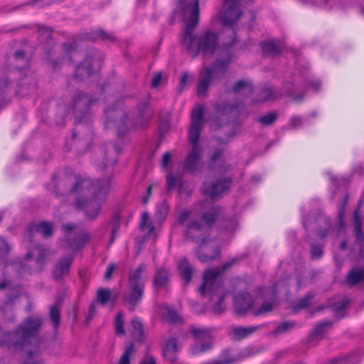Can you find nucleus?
Masks as SVG:
<instances>
[{
    "label": "nucleus",
    "instance_id": "obj_41",
    "mask_svg": "<svg viewBox=\"0 0 364 364\" xmlns=\"http://www.w3.org/2000/svg\"><path fill=\"white\" fill-rule=\"evenodd\" d=\"M140 228L142 231H146L150 234L154 231V227L153 224L149 220V214L144 212L141 216Z\"/></svg>",
    "mask_w": 364,
    "mask_h": 364
},
{
    "label": "nucleus",
    "instance_id": "obj_14",
    "mask_svg": "<svg viewBox=\"0 0 364 364\" xmlns=\"http://www.w3.org/2000/svg\"><path fill=\"white\" fill-rule=\"evenodd\" d=\"M241 0H224L225 10L220 16L224 26H232L239 19L242 13L239 9Z\"/></svg>",
    "mask_w": 364,
    "mask_h": 364
},
{
    "label": "nucleus",
    "instance_id": "obj_53",
    "mask_svg": "<svg viewBox=\"0 0 364 364\" xmlns=\"http://www.w3.org/2000/svg\"><path fill=\"white\" fill-rule=\"evenodd\" d=\"M272 310V304L270 302H264L263 303L259 309L254 311V316H257L268 312H270Z\"/></svg>",
    "mask_w": 364,
    "mask_h": 364
},
{
    "label": "nucleus",
    "instance_id": "obj_51",
    "mask_svg": "<svg viewBox=\"0 0 364 364\" xmlns=\"http://www.w3.org/2000/svg\"><path fill=\"white\" fill-rule=\"evenodd\" d=\"M77 44L75 41L66 42L63 43L62 48L65 55H69L76 50Z\"/></svg>",
    "mask_w": 364,
    "mask_h": 364
},
{
    "label": "nucleus",
    "instance_id": "obj_30",
    "mask_svg": "<svg viewBox=\"0 0 364 364\" xmlns=\"http://www.w3.org/2000/svg\"><path fill=\"white\" fill-rule=\"evenodd\" d=\"M90 240L87 233H82L76 236L73 240H68L69 247L73 250H77L82 247Z\"/></svg>",
    "mask_w": 364,
    "mask_h": 364
},
{
    "label": "nucleus",
    "instance_id": "obj_64",
    "mask_svg": "<svg viewBox=\"0 0 364 364\" xmlns=\"http://www.w3.org/2000/svg\"><path fill=\"white\" fill-rule=\"evenodd\" d=\"M190 213L188 210H183L181 212L179 217H178V222L181 224H183L186 220L189 218Z\"/></svg>",
    "mask_w": 364,
    "mask_h": 364
},
{
    "label": "nucleus",
    "instance_id": "obj_22",
    "mask_svg": "<svg viewBox=\"0 0 364 364\" xmlns=\"http://www.w3.org/2000/svg\"><path fill=\"white\" fill-rule=\"evenodd\" d=\"M178 269L181 279L185 284H188L192 279L193 267L186 258L181 259L178 263Z\"/></svg>",
    "mask_w": 364,
    "mask_h": 364
},
{
    "label": "nucleus",
    "instance_id": "obj_36",
    "mask_svg": "<svg viewBox=\"0 0 364 364\" xmlns=\"http://www.w3.org/2000/svg\"><path fill=\"white\" fill-rule=\"evenodd\" d=\"M354 228L356 238L358 241L363 243L364 242V234L362 232V227H361V218L359 214L358 210H356L354 213Z\"/></svg>",
    "mask_w": 364,
    "mask_h": 364
},
{
    "label": "nucleus",
    "instance_id": "obj_38",
    "mask_svg": "<svg viewBox=\"0 0 364 364\" xmlns=\"http://www.w3.org/2000/svg\"><path fill=\"white\" fill-rule=\"evenodd\" d=\"M112 298V291L109 289L100 288L97 291V299L102 306L106 305Z\"/></svg>",
    "mask_w": 364,
    "mask_h": 364
},
{
    "label": "nucleus",
    "instance_id": "obj_50",
    "mask_svg": "<svg viewBox=\"0 0 364 364\" xmlns=\"http://www.w3.org/2000/svg\"><path fill=\"white\" fill-rule=\"evenodd\" d=\"M310 252L312 259H318L322 257L323 254V250L322 246L319 245H312L311 246Z\"/></svg>",
    "mask_w": 364,
    "mask_h": 364
},
{
    "label": "nucleus",
    "instance_id": "obj_18",
    "mask_svg": "<svg viewBox=\"0 0 364 364\" xmlns=\"http://www.w3.org/2000/svg\"><path fill=\"white\" fill-rule=\"evenodd\" d=\"M197 8V17L199 18V0L194 2H188L186 0H177V8L181 13L184 24L191 22L192 20L193 11Z\"/></svg>",
    "mask_w": 364,
    "mask_h": 364
},
{
    "label": "nucleus",
    "instance_id": "obj_57",
    "mask_svg": "<svg viewBox=\"0 0 364 364\" xmlns=\"http://www.w3.org/2000/svg\"><path fill=\"white\" fill-rule=\"evenodd\" d=\"M164 357L169 362L173 363L176 360V352L164 348L163 351Z\"/></svg>",
    "mask_w": 364,
    "mask_h": 364
},
{
    "label": "nucleus",
    "instance_id": "obj_20",
    "mask_svg": "<svg viewBox=\"0 0 364 364\" xmlns=\"http://www.w3.org/2000/svg\"><path fill=\"white\" fill-rule=\"evenodd\" d=\"M96 61L91 56H87L85 60L77 65L75 68L74 77L79 81L89 77L92 73V64Z\"/></svg>",
    "mask_w": 364,
    "mask_h": 364
},
{
    "label": "nucleus",
    "instance_id": "obj_40",
    "mask_svg": "<svg viewBox=\"0 0 364 364\" xmlns=\"http://www.w3.org/2000/svg\"><path fill=\"white\" fill-rule=\"evenodd\" d=\"M278 118L277 112H271L257 118V122L263 126H270Z\"/></svg>",
    "mask_w": 364,
    "mask_h": 364
},
{
    "label": "nucleus",
    "instance_id": "obj_19",
    "mask_svg": "<svg viewBox=\"0 0 364 364\" xmlns=\"http://www.w3.org/2000/svg\"><path fill=\"white\" fill-rule=\"evenodd\" d=\"M170 275L168 268L164 267L159 268L153 277L152 284L154 289L159 291L166 289L170 281Z\"/></svg>",
    "mask_w": 364,
    "mask_h": 364
},
{
    "label": "nucleus",
    "instance_id": "obj_11",
    "mask_svg": "<svg viewBox=\"0 0 364 364\" xmlns=\"http://www.w3.org/2000/svg\"><path fill=\"white\" fill-rule=\"evenodd\" d=\"M120 153V149L117 144H109L98 149L96 164L101 171H104L107 166H113L117 161V156Z\"/></svg>",
    "mask_w": 364,
    "mask_h": 364
},
{
    "label": "nucleus",
    "instance_id": "obj_42",
    "mask_svg": "<svg viewBox=\"0 0 364 364\" xmlns=\"http://www.w3.org/2000/svg\"><path fill=\"white\" fill-rule=\"evenodd\" d=\"M223 154V149H220V148H216L214 150V151L210 159V161L208 164V168L209 169H215V166H216V164L218 162L220 161V159H221Z\"/></svg>",
    "mask_w": 364,
    "mask_h": 364
},
{
    "label": "nucleus",
    "instance_id": "obj_4",
    "mask_svg": "<svg viewBox=\"0 0 364 364\" xmlns=\"http://www.w3.org/2000/svg\"><path fill=\"white\" fill-rule=\"evenodd\" d=\"M192 16L191 21L184 24L185 31L181 40L182 46L193 58L199 54H202L205 58H211L219 48L218 34L213 30L208 29L194 35V30L199 21L196 6Z\"/></svg>",
    "mask_w": 364,
    "mask_h": 364
},
{
    "label": "nucleus",
    "instance_id": "obj_15",
    "mask_svg": "<svg viewBox=\"0 0 364 364\" xmlns=\"http://www.w3.org/2000/svg\"><path fill=\"white\" fill-rule=\"evenodd\" d=\"M105 126L108 127L109 124L113 122L118 129L119 132L127 125L128 120L125 111L115 105L107 107L105 111Z\"/></svg>",
    "mask_w": 364,
    "mask_h": 364
},
{
    "label": "nucleus",
    "instance_id": "obj_63",
    "mask_svg": "<svg viewBox=\"0 0 364 364\" xmlns=\"http://www.w3.org/2000/svg\"><path fill=\"white\" fill-rule=\"evenodd\" d=\"M234 363L233 358H227L223 360H214L203 364H231Z\"/></svg>",
    "mask_w": 364,
    "mask_h": 364
},
{
    "label": "nucleus",
    "instance_id": "obj_17",
    "mask_svg": "<svg viewBox=\"0 0 364 364\" xmlns=\"http://www.w3.org/2000/svg\"><path fill=\"white\" fill-rule=\"evenodd\" d=\"M234 301L235 311L240 315L247 312L254 304L252 297L247 292L235 294L234 296Z\"/></svg>",
    "mask_w": 364,
    "mask_h": 364
},
{
    "label": "nucleus",
    "instance_id": "obj_52",
    "mask_svg": "<svg viewBox=\"0 0 364 364\" xmlns=\"http://www.w3.org/2000/svg\"><path fill=\"white\" fill-rule=\"evenodd\" d=\"M238 107L237 105H231L228 102L222 103L220 105H216L215 109L220 112H230L236 109Z\"/></svg>",
    "mask_w": 364,
    "mask_h": 364
},
{
    "label": "nucleus",
    "instance_id": "obj_21",
    "mask_svg": "<svg viewBox=\"0 0 364 364\" xmlns=\"http://www.w3.org/2000/svg\"><path fill=\"white\" fill-rule=\"evenodd\" d=\"M259 99L253 100V103L265 102L270 100H275L282 96L280 92H276L272 86L265 85L260 88L258 92Z\"/></svg>",
    "mask_w": 364,
    "mask_h": 364
},
{
    "label": "nucleus",
    "instance_id": "obj_58",
    "mask_svg": "<svg viewBox=\"0 0 364 364\" xmlns=\"http://www.w3.org/2000/svg\"><path fill=\"white\" fill-rule=\"evenodd\" d=\"M358 356L355 353L346 355L343 358V364H358Z\"/></svg>",
    "mask_w": 364,
    "mask_h": 364
},
{
    "label": "nucleus",
    "instance_id": "obj_8",
    "mask_svg": "<svg viewBox=\"0 0 364 364\" xmlns=\"http://www.w3.org/2000/svg\"><path fill=\"white\" fill-rule=\"evenodd\" d=\"M231 62V55L229 52L224 58L217 59L213 67L205 68L200 73L197 86V95L200 97H205L212 80L218 73L223 75L228 65Z\"/></svg>",
    "mask_w": 364,
    "mask_h": 364
},
{
    "label": "nucleus",
    "instance_id": "obj_6",
    "mask_svg": "<svg viewBox=\"0 0 364 364\" xmlns=\"http://www.w3.org/2000/svg\"><path fill=\"white\" fill-rule=\"evenodd\" d=\"M203 108L198 106L193 109L191 119V127L188 132V141L191 144L192 148L186 158L184 168L188 172H193L197 168V165L200 158V146L198 144V139L203 127Z\"/></svg>",
    "mask_w": 364,
    "mask_h": 364
},
{
    "label": "nucleus",
    "instance_id": "obj_55",
    "mask_svg": "<svg viewBox=\"0 0 364 364\" xmlns=\"http://www.w3.org/2000/svg\"><path fill=\"white\" fill-rule=\"evenodd\" d=\"M164 348L177 353L178 350V346L176 338H169L168 339H167Z\"/></svg>",
    "mask_w": 364,
    "mask_h": 364
},
{
    "label": "nucleus",
    "instance_id": "obj_61",
    "mask_svg": "<svg viewBox=\"0 0 364 364\" xmlns=\"http://www.w3.org/2000/svg\"><path fill=\"white\" fill-rule=\"evenodd\" d=\"M289 85H290L289 83H288V85H286V87H287V92H286V95H288V96H291L292 97H294V99H296V100H301L304 97V95H300L299 97H296L294 96V93H295V87H294V85H291V87H289Z\"/></svg>",
    "mask_w": 364,
    "mask_h": 364
},
{
    "label": "nucleus",
    "instance_id": "obj_16",
    "mask_svg": "<svg viewBox=\"0 0 364 364\" xmlns=\"http://www.w3.org/2000/svg\"><path fill=\"white\" fill-rule=\"evenodd\" d=\"M73 262L72 255H67L56 261L52 270V275L55 281H63L69 275Z\"/></svg>",
    "mask_w": 364,
    "mask_h": 364
},
{
    "label": "nucleus",
    "instance_id": "obj_24",
    "mask_svg": "<svg viewBox=\"0 0 364 364\" xmlns=\"http://www.w3.org/2000/svg\"><path fill=\"white\" fill-rule=\"evenodd\" d=\"M332 322L330 321H323L318 323L311 330L309 336V341L310 342L314 341H320L323 338V335L331 328Z\"/></svg>",
    "mask_w": 364,
    "mask_h": 364
},
{
    "label": "nucleus",
    "instance_id": "obj_45",
    "mask_svg": "<svg viewBox=\"0 0 364 364\" xmlns=\"http://www.w3.org/2000/svg\"><path fill=\"white\" fill-rule=\"evenodd\" d=\"M134 351L133 343H129L121 355L118 364H130V356Z\"/></svg>",
    "mask_w": 364,
    "mask_h": 364
},
{
    "label": "nucleus",
    "instance_id": "obj_37",
    "mask_svg": "<svg viewBox=\"0 0 364 364\" xmlns=\"http://www.w3.org/2000/svg\"><path fill=\"white\" fill-rule=\"evenodd\" d=\"M295 321H286L281 323L273 331L274 336H279L289 332L296 326Z\"/></svg>",
    "mask_w": 364,
    "mask_h": 364
},
{
    "label": "nucleus",
    "instance_id": "obj_54",
    "mask_svg": "<svg viewBox=\"0 0 364 364\" xmlns=\"http://www.w3.org/2000/svg\"><path fill=\"white\" fill-rule=\"evenodd\" d=\"M11 247L4 238L0 237V257L9 254Z\"/></svg>",
    "mask_w": 364,
    "mask_h": 364
},
{
    "label": "nucleus",
    "instance_id": "obj_31",
    "mask_svg": "<svg viewBox=\"0 0 364 364\" xmlns=\"http://www.w3.org/2000/svg\"><path fill=\"white\" fill-rule=\"evenodd\" d=\"M315 297V294L313 292L306 293L302 298L294 301L292 304V309L295 311H299L309 306L311 301Z\"/></svg>",
    "mask_w": 364,
    "mask_h": 364
},
{
    "label": "nucleus",
    "instance_id": "obj_13",
    "mask_svg": "<svg viewBox=\"0 0 364 364\" xmlns=\"http://www.w3.org/2000/svg\"><path fill=\"white\" fill-rule=\"evenodd\" d=\"M231 184L232 179L230 178H224L211 183H204L203 184L202 191L204 194L214 200L228 191L231 187Z\"/></svg>",
    "mask_w": 364,
    "mask_h": 364
},
{
    "label": "nucleus",
    "instance_id": "obj_59",
    "mask_svg": "<svg viewBox=\"0 0 364 364\" xmlns=\"http://www.w3.org/2000/svg\"><path fill=\"white\" fill-rule=\"evenodd\" d=\"M302 124V119L298 116H294L289 121V125L291 128L296 129L301 127Z\"/></svg>",
    "mask_w": 364,
    "mask_h": 364
},
{
    "label": "nucleus",
    "instance_id": "obj_7",
    "mask_svg": "<svg viewBox=\"0 0 364 364\" xmlns=\"http://www.w3.org/2000/svg\"><path fill=\"white\" fill-rule=\"evenodd\" d=\"M146 269V264L141 263L133 272H131L128 278V291L123 296V302L127 309L133 311L141 302L144 291V282L142 275Z\"/></svg>",
    "mask_w": 364,
    "mask_h": 364
},
{
    "label": "nucleus",
    "instance_id": "obj_28",
    "mask_svg": "<svg viewBox=\"0 0 364 364\" xmlns=\"http://www.w3.org/2000/svg\"><path fill=\"white\" fill-rule=\"evenodd\" d=\"M260 47L266 55L276 56L282 52V48L273 41H266L260 43Z\"/></svg>",
    "mask_w": 364,
    "mask_h": 364
},
{
    "label": "nucleus",
    "instance_id": "obj_23",
    "mask_svg": "<svg viewBox=\"0 0 364 364\" xmlns=\"http://www.w3.org/2000/svg\"><path fill=\"white\" fill-rule=\"evenodd\" d=\"M14 68L17 70H28L30 68V58L23 50H16L13 55Z\"/></svg>",
    "mask_w": 364,
    "mask_h": 364
},
{
    "label": "nucleus",
    "instance_id": "obj_35",
    "mask_svg": "<svg viewBox=\"0 0 364 364\" xmlns=\"http://www.w3.org/2000/svg\"><path fill=\"white\" fill-rule=\"evenodd\" d=\"M49 316L53 328L57 329L60 323V311L58 304H55L50 307Z\"/></svg>",
    "mask_w": 364,
    "mask_h": 364
},
{
    "label": "nucleus",
    "instance_id": "obj_26",
    "mask_svg": "<svg viewBox=\"0 0 364 364\" xmlns=\"http://www.w3.org/2000/svg\"><path fill=\"white\" fill-rule=\"evenodd\" d=\"M82 39L90 41L102 39L105 42H114L116 38L112 33H107L106 31L100 29L94 31L92 33H85L82 37Z\"/></svg>",
    "mask_w": 364,
    "mask_h": 364
},
{
    "label": "nucleus",
    "instance_id": "obj_25",
    "mask_svg": "<svg viewBox=\"0 0 364 364\" xmlns=\"http://www.w3.org/2000/svg\"><path fill=\"white\" fill-rule=\"evenodd\" d=\"M262 325L255 326H235L232 327V333L235 340H242L258 330Z\"/></svg>",
    "mask_w": 364,
    "mask_h": 364
},
{
    "label": "nucleus",
    "instance_id": "obj_56",
    "mask_svg": "<svg viewBox=\"0 0 364 364\" xmlns=\"http://www.w3.org/2000/svg\"><path fill=\"white\" fill-rule=\"evenodd\" d=\"M38 31L42 37H45L46 38H51V29L50 28L46 26H41L39 27ZM50 40L51 41L49 43L51 45H54L55 43V41L52 39Z\"/></svg>",
    "mask_w": 364,
    "mask_h": 364
},
{
    "label": "nucleus",
    "instance_id": "obj_47",
    "mask_svg": "<svg viewBox=\"0 0 364 364\" xmlns=\"http://www.w3.org/2000/svg\"><path fill=\"white\" fill-rule=\"evenodd\" d=\"M169 210V206L166 202L163 201L157 204L156 215L158 219L164 220L166 218Z\"/></svg>",
    "mask_w": 364,
    "mask_h": 364
},
{
    "label": "nucleus",
    "instance_id": "obj_39",
    "mask_svg": "<svg viewBox=\"0 0 364 364\" xmlns=\"http://www.w3.org/2000/svg\"><path fill=\"white\" fill-rule=\"evenodd\" d=\"M114 329L115 333L118 336H123L125 333L124 331V320L122 311H119L114 318Z\"/></svg>",
    "mask_w": 364,
    "mask_h": 364
},
{
    "label": "nucleus",
    "instance_id": "obj_27",
    "mask_svg": "<svg viewBox=\"0 0 364 364\" xmlns=\"http://www.w3.org/2000/svg\"><path fill=\"white\" fill-rule=\"evenodd\" d=\"M131 333L136 341H144V325L138 317H134L132 320Z\"/></svg>",
    "mask_w": 364,
    "mask_h": 364
},
{
    "label": "nucleus",
    "instance_id": "obj_12",
    "mask_svg": "<svg viewBox=\"0 0 364 364\" xmlns=\"http://www.w3.org/2000/svg\"><path fill=\"white\" fill-rule=\"evenodd\" d=\"M95 101L82 92L77 91L73 96V109L76 117L75 125L81 124L86 114L88 113L90 105Z\"/></svg>",
    "mask_w": 364,
    "mask_h": 364
},
{
    "label": "nucleus",
    "instance_id": "obj_9",
    "mask_svg": "<svg viewBox=\"0 0 364 364\" xmlns=\"http://www.w3.org/2000/svg\"><path fill=\"white\" fill-rule=\"evenodd\" d=\"M338 221L336 224L322 215H319L315 219L316 223L321 226L316 230V234L320 240L330 238L333 240V244L336 242L341 230V208L338 210Z\"/></svg>",
    "mask_w": 364,
    "mask_h": 364
},
{
    "label": "nucleus",
    "instance_id": "obj_62",
    "mask_svg": "<svg viewBox=\"0 0 364 364\" xmlns=\"http://www.w3.org/2000/svg\"><path fill=\"white\" fill-rule=\"evenodd\" d=\"M115 269V264L114 263H110L108 264L106 272L104 274L105 279H109L113 274V272Z\"/></svg>",
    "mask_w": 364,
    "mask_h": 364
},
{
    "label": "nucleus",
    "instance_id": "obj_48",
    "mask_svg": "<svg viewBox=\"0 0 364 364\" xmlns=\"http://www.w3.org/2000/svg\"><path fill=\"white\" fill-rule=\"evenodd\" d=\"M242 88H247L250 93L252 92L253 90L252 85L251 82L240 80L237 81L236 84L233 86L232 91L235 93H237L240 92Z\"/></svg>",
    "mask_w": 364,
    "mask_h": 364
},
{
    "label": "nucleus",
    "instance_id": "obj_46",
    "mask_svg": "<svg viewBox=\"0 0 364 364\" xmlns=\"http://www.w3.org/2000/svg\"><path fill=\"white\" fill-rule=\"evenodd\" d=\"M166 187L171 191L176 188L178 184L181 183V177L169 173L166 175Z\"/></svg>",
    "mask_w": 364,
    "mask_h": 364
},
{
    "label": "nucleus",
    "instance_id": "obj_44",
    "mask_svg": "<svg viewBox=\"0 0 364 364\" xmlns=\"http://www.w3.org/2000/svg\"><path fill=\"white\" fill-rule=\"evenodd\" d=\"M109 225L112 228V234H111V239L110 242H113L115 235L117 234L119 228H120V218L119 215L116 214L114 215L111 221L109 222Z\"/></svg>",
    "mask_w": 364,
    "mask_h": 364
},
{
    "label": "nucleus",
    "instance_id": "obj_60",
    "mask_svg": "<svg viewBox=\"0 0 364 364\" xmlns=\"http://www.w3.org/2000/svg\"><path fill=\"white\" fill-rule=\"evenodd\" d=\"M171 154L170 152L167 151L163 154L161 159V167L165 168L171 162Z\"/></svg>",
    "mask_w": 364,
    "mask_h": 364
},
{
    "label": "nucleus",
    "instance_id": "obj_49",
    "mask_svg": "<svg viewBox=\"0 0 364 364\" xmlns=\"http://www.w3.org/2000/svg\"><path fill=\"white\" fill-rule=\"evenodd\" d=\"M164 318L167 321L171 323H176L182 321L177 313L171 309H167L164 314Z\"/></svg>",
    "mask_w": 364,
    "mask_h": 364
},
{
    "label": "nucleus",
    "instance_id": "obj_5",
    "mask_svg": "<svg viewBox=\"0 0 364 364\" xmlns=\"http://www.w3.org/2000/svg\"><path fill=\"white\" fill-rule=\"evenodd\" d=\"M238 261L237 257L231 259L223 264L222 269L219 267L208 269L203 274V283L198 289L202 296H209L210 301L213 303V310L219 314L223 310V302L228 295L222 282L220 275Z\"/></svg>",
    "mask_w": 364,
    "mask_h": 364
},
{
    "label": "nucleus",
    "instance_id": "obj_3",
    "mask_svg": "<svg viewBox=\"0 0 364 364\" xmlns=\"http://www.w3.org/2000/svg\"><path fill=\"white\" fill-rule=\"evenodd\" d=\"M111 188L109 178L92 181L88 178H79L71 188L78 196L75 207L84 209L88 219H95L100 214L102 204L106 201Z\"/></svg>",
    "mask_w": 364,
    "mask_h": 364
},
{
    "label": "nucleus",
    "instance_id": "obj_43",
    "mask_svg": "<svg viewBox=\"0 0 364 364\" xmlns=\"http://www.w3.org/2000/svg\"><path fill=\"white\" fill-rule=\"evenodd\" d=\"M223 154V149H220V148H216L214 150V151L210 159V161L208 164V168L209 169H215V166H216V164L218 162L220 161V159H221Z\"/></svg>",
    "mask_w": 364,
    "mask_h": 364
},
{
    "label": "nucleus",
    "instance_id": "obj_1",
    "mask_svg": "<svg viewBox=\"0 0 364 364\" xmlns=\"http://www.w3.org/2000/svg\"><path fill=\"white\" fill-rule=\"evenodd\" d=\"M41 325L40 317H29L23 321L14 333L4 332L0 328V346L25 350L26 356L22 364H43L41 358L40 339L37 336Z\"/></svg>",
    "mask_w": 364,
    "mask_h": 364
},
{
    "label": "nucleus",
    "instance_id": "obj_33",
    "mask_svg": "<svg viewBox=\"0 0 364 364\" xmlns=\"http://www.w3.org/2000/svg\"><path fill=\"white\" fill-rule=\"evenodd\" d=\"M237 226V222L235 218H223L219 223L220 230L225 232H233L236 229Z\"/></svg>",
    "mask_w": 364,
    "mask_h": 364
},
{
    "label": "nucleus",
    "instance_id": "obj_34",
    "mask_svg": "<svg viewBox=\"0 0 364 364\" xmlns=\"http://www.w3.org/2000/svg\"><path fill=\"white\" fill-rule=\"evenodd\" d=\"M36 250L38 252V255L36 258V263L37 265L36 271L41 272L43 270V266L46 262V258L48 252L46 250L40 246L37 247Z\"/></svg>",
    "mask_w": 364,
    "mask_h": 364
},
{
    "label": "nucleus",
    "instance_id": "obj_29",
    "mask_svg": "<svg viewBox=\"0 0 364 364\" xmlns=\"http://www.w3.org/2000/svg\"><path fill=\"white\" fill-rule=\"evenodd\" d=\"M364 280V268L350 271L347 277L346 283L350 287L355 286Z\"/></svg>",
    "mask_w": 364,
    "mask_h": 364
},
{
    "label": "nucleus",
    "instance_id": "obj_10",
    "mask_svg": "<svg viewBox=\"0 0 364 364\" xmlns=\"http://www.w3.org/2000/svg\"><path fill=\"white\" fill-rule=\"evenodd\" d=\"M189 331L196 341L191 348L193 354L198 355L213 348V336L210 329L191 326Z\"/></svg>",
    "mask_w": 364,
    "mask_h": 364
},
{
    "label": "nucleus",
    "instance_id": "obj_32",
    "mask_svg": "<svg viewBox=\"0 0 364 364\" xmlns=\"http://www.w3.org/2000/svg\"><path fill=\"white\" fill-rule=\"evenodd\" d=\"M34 230L45 238L50 237L53 234V224L50 222L42 221L34 226Z\"/></svg>",
    "mask_w": 364,
    "mask_h": 364
},
{
    "label": "nucleus",
    "instance_id": "obj_2",
    "mask_svg": "<svg viewBox=\"0 0 364 364\" xmlns=\"http://www.w3.org/2000/svg\"><path fill=\"white\" fill-rule=\"evenodd\" d=\"M221 211L220 207H211L201 215L191 218L186 225V238L194 243H199L196 255L202 262L212 261L220 253L219 245L215 240L208 237V232Z\"/></svg>",
    "mask_w": 364,
    "mask_h": 364
}]
</instances>
